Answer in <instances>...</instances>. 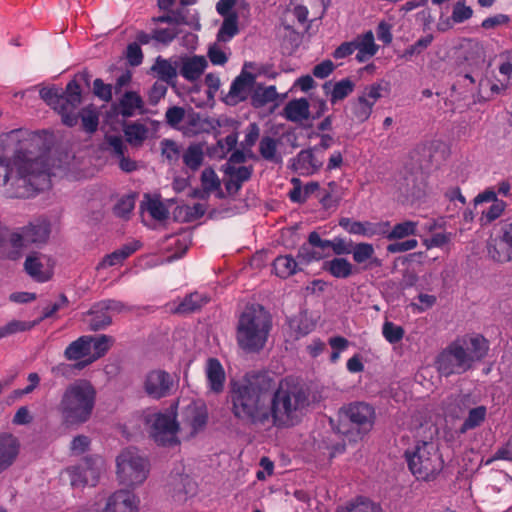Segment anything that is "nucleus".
<instances>
[{
  "instance_id": "f257e3e1",
  "label": "nucleus",
  "mask_w": 512,
  "mask_h": 512,
  "mask_svg": "<svg viewBox=\"0 0 512 512\" xmlns=\"http://www.w3.org/2000/svg\"><path fill=\"white\" fill-rule=\"evenodd\" d=\"M49 150L40 132L17 129L0 139V187L8 198H30L50 188Z\"/></svg>"
},
{
  "instance_id": "f03ea898",
  "label": "nucleus",
  "mask_w": 512,
  "mask_h": 512,
  "mask_svg": "<svg viewBox=\"0 0 512 512\" xmlns=\"http://www.w3.org/2000/svg\"><path fill=\"white\" fill-rule=\"evenodd\" d=\"M274 380L266 372H249L229 384L228 399L233 416L249 426H264L271 418Z\"/></svg>"
},
{
  "instance_id": "7ed1b4c3",
  "label": "nucleus",
  "mask_w": 512,
  "mask_h": 512,
  "mask_svg": "<svg viewBox=\"0 0 512 512\" xmlns=\"http://www.w3.org/2000/svg\"><path fill=\"white\" fill-rule=\"evenodd\" d=\"M39 94L47 105L61 115L64 125L74 127L81 118L82 129L85 132L92 134L97 131L99 114L92 105L83 108L79 113L76 112L82 102V90L76 79L69 81L63 91L51 86L42 88Z\"/></svg>"
},
{
  "instance_id": "20e7f679",
  "label": "nucleus",
  "mask_w": 512,
  "mask_h": 512,
  "mask_svg": "<svg viewBox=\"0 0 512 512\" xmlns=\"http://www.w3.org/2000/svg\"><path fill=\"white\" fill-rule=\"evenodd\" d=\"M95 404V387L86 379H78L65 388L57 410L65 425L79 426L90 420Z\"/></svg>"
},
{
  "instance_id": "39448f33",
  "label": "nucleus",
  "mask_w": 512,
  "mask_h": 512,
  "mask_svg": "<svg viewBox=\"0 0 512 512\" xmlns=\"http://www.w3.org/2000/svg\"><path fill=\"white\" fill-rule=\"evenodd\" d=\"M308 391L294 382H281L272 390L271 418L273 425L292 426L299 421L303 409L309 405Z\"/></svg>"
},
{
  "instance_id": "423d86ee",
  "label": "nucleus",
  "mask_w": 512,
  "mask_h": 512,
  "mask_svg": "<svg viewBox=\"0 0 512 512\" xmlns=\"http://www.w3.org/2000/svg\"><path fill=\"white\" fill-rule=\"evenodd\" d=\"M333 428L351 442H357L374 426L375 410L364 402H354L339 409L337 422L330 420Z\"/></svg>"
},
{
  "instance_id": "0eeeda50",
  "label": "nucleus",
  "mask_w": 512,
  "mask_h": 512,
  "mask_svg": "<svg viewBox=\"0 0 512 512\" xmlns=\"http://www.w3.org/2000/svg\"><path fill=\"white\" fill-rule=\"evenodd\" d=\"M271 329L270 315L262 306L245 310L237 326L239 346L248 352H258L265 346Z\"/></svg>"
},
{
  "instance_id": "6e6552de",
  "label": "nucleus",
  "mask_w": 512,
  "mask_h": 512,
  "mask_svg": "<svg viewBox=\"0 0 512 512\" xmlns=\"http://www.w3.org/2000/svg\"><path fill=\"white\" fill-rule=\"evenodd\" d=\"M409 470L417 479H434L443 469V459L432 442H422L413 452L406 451Z\"/></svg>"
},
{
  "instance_id": "1a4fd4ad",
  "label": "nucleus",
  "mask_w": 512,
  "mask_h": 512,
  "mask_svg": "<svg viewBox=\"0 0 512 512\" xmlns=\"http://www.w3.org/2000/svg\"><path fill=\"white\" fill-rule=\"evenodd\" d=\"M180 401L171 405L167 413H154L145 417V422L149 426V434L156 443L162 446H170L178 443L176 433L180 430V423L177 422L176 409Z\"/></svg>"
},
{
  "instance_id": "9d476101",
  "label": "nucleus",
  "mask_w": 512,
  "mask_h": 512,
  "mask_svg": "<svg viewBox=\"0 0 512 512\" xmlns=\"http://www.w3.org/2000/svg\"><path fill=\"white\" fill-rule=\"evenodd\" d=\"M117 476L125 486L139 485L148 475V462L135 448L123 450L116 459Z\"/></svg>"
},
{
  "instance_id": "9b49d317",
  "label": "nucleus",
  "mask_w": 512,
  "mask_h": 512,
  "mask_svg": "<svg viewBox=\"0 0 512 512\" xmlns=\"http://www.w3.org/2000/svg\"><path fill=\"white\" fill-rule=\"evenodd\" d=\"M387 86L388 84L383 81L365 86L361 93L349 102L352 120L357 123L366 122L376 102L383 97V91H388Z\"/></svg>"
},
{
  "instance_id": "f8f14e48",
  "label": "nucleus",
  "mask_w": 512,
  "mask_h": 512,
  "mask_svg": "<svg viewBox=\"0 0 512 512\" xmlns=\"http://www.w3.org/2000/svg\"><path fill=\"white\" fill-rule=\"evenodd\" d=\"M437 369L442 376L448 377L453 374H463L472 368L471 359L466 355L464 346L453 342L436 361Z\"/></svg>"
},
{
  "instance_id": "ddd939ff",
  "label": "nucleus",
  "mask_w": 512,
  "mask_h": 512,
  "mask_svg": "<svg viewBox=\"0 0 512 512\" xmlns=\"http://www.w3.org/2000/svg\"><path fill=\"white\" fill-rule=\"evenodd\" d=\"M180 428L188 429L190 435H195L203 430L207 424L208 411L206 404L201 400L184 399L181 402L179 412L176 411V418Z\"/></svg>"
},
{
  "instance_id": "4468645a",
  "label": "nucleus",
  "mask_w": 512,
  "mask_h": 512,
  "mask_svg": "<svg viewBox=\"0 0 512 512\" xmlns=\"http://www.w3.org/2000/svg\"><path fill=\"white\" fill-rule=\"evenodd\" d=\"M487 252L497 263L512 262V226H502L491 233L487 241Z\"/></svg>"
},
{
  "instance_id": "2eb2a0df",
  "label": "nucleus",
  "mask_w": 512,
  "mask_h": 512,
  "mask_svg": "<svg viewBox=\"0 0 512 512\" xmlns=\"http://www.w3.org/2000/svg\"><path fill=\"white\" fill-rule=\"evenodd\" d=\"M476 214H480V220L491 223L497 220L507 207L505 201L498 199L494 188L489 187L479 193L473 200Z\"/></svg>"
},
{
  "instance_id": "dca6fc26",
  "label": "nucleus",
  "mask_w": 512,
  "mask_h": 512,
  "mask_svg": "<svg viewBox=\"0 0 512 512\" xmlns=\"http://www.w3.org/2000/svg\"><path fill=\"white\" fill-rule=\"evenodd\" d=\"M143 389L148 397L155 400L168 397L174 390L173 377L164 370H152L145 376Z\"/></svg>"
},
{
  "instance_id": "f3484780",
  "label": "nucleus",
  "mask_w": 512,
  "mask_h": 512,
  "mask_svg": "<svg viewBox=\"0 0 512 512\" xmlns=\"http://www.w3.org/2000/svg\"><path fill=\"white\" fill-rule=\"evenodd\" d=\"M123 309V303L112 299L95 303L87 312V314L91 316L89 320V329L91 331L105 329L112 323L110 312H121Z\"/></svg>"
},
{
  "instance_id": "a211bd4d",
  "label": "nucleus",
  "mask_w": 512,
  "mask_h": 512,
  "mask_svg": "<svg viewBox=\"0 0 512 512\" xmlns=\"http://www.w3.org/2000/svg\"><path fill=\"white\" fill-rule=\"evenodd\" d=\"M322 257L323 255L318 252L303 253L301 251H299L297 259L291 255L278 256L273 261V269L277 276L286 279L295 274L297 270H302L300 265L309 264L312 260H319Z\"/></svg>"
},
{
  "instance_id": "6ab92c4d",
  "label": "nucleus",
  "mask_w": 512,
  "mask_h": 512,
  "mask_svg": "<svg viewBox=\"0 0 512 512\" xmlns=\"http://www.w3.org/2000/svg\"><path fill=\"white\" fill-rule=\"evenodd\" d=\"M397 199L402 203L414 204L425 195L422 180L410 172L399 178L396 182Z\"/></svg>"
},
{
  "instance_id": "aec40b11",
  "label": "nucleus",
  "mask_w": 512,
  "mask_h": 512,
  "mask_svg": "<svg viewBox=\"0 0 512 512\" xmlns=\"http://www.w3.org/2000/svg\"><path fill=\"white\" fill-rule=\"evenodd\" d=\"M324 164V155L318 154L313 148L301 150L292 159V169L299 175H313Z\"/></svg>"
},
{
  "instance_id": "412c9836",
  "label": "nucleus",
  "mask_w": 512,
  "mask_h": 512,
  "mask_svg": "<svg viewBox=\"0 0 512 512\" xmlns=\"http://www.w3.org/2000/svg\"><path fill=\"white\" fill-rule=\"evenodd\" d=\"M19 439L9 432L0 433V474L9 470L20 453Z\"/></svg>"
},
{
  "instance_id": "4be33fe9",
  "label": "nucleus",
  "mask_w": 512,
  "mask_h": 512,
  "mask_svg": "<svg viewBox=\"0 0 512 512\" xmlns=\"http://www.w3.org/2000/svg\"><path fill=\"white\" fill-rule=\"evenodd\" d=\"M350 254L361 270L368 271L382 267V260L376 256L375 248L371 243L354 242Z\"/></svg>"
},
{
  "instance_id": "5701e85b",
  "label": "nucleus",
  "mask_w": 512,
  "mask_h": 512,
  "mask_svg": "<svg viewBox=\"0 0 512 512\" xmlns=\"http://www.w3.org/2000/svg\"><path fill=\"white\" fill-rule=\"evenodd\" d=\"M208 65L204 56H185L181 58L180 75L187 81H197Z\"/></svg>"
},
{
  "instance_id": "b1692460",
  "label": "nucleus",
  "mask_w": 512,
  "mask_h": 512,
  "mask_svg": "<svg viewBox=\"0 0 512 512\" xmlns=\"http://www.w3.org/2000/svg\"><path fill=\"white\" fill-rule=\"evenodd\" d=\"M324 93L329 95L332 105L346 99L355 89V83L350 78H343L335 83L326 81L322 86Z\"/></svg>"
},
{
  "instance_id": "393cba45",
  "label": "nucleus",
  "mask_w": 512,
  "mask_h": 512,
  "mask_svg": "<svg viewBox=\"0 0 512 512\" xmlns=\"http://www.w3.org/2000/svg\"><path fill=\"white\" fill-rule=\"evenodd\" d=\"M177 69L178 65L176 61L172 63L171 59H166L162 56H158L151 67V71L155 74L159 81L164 82L170 86L176 85V79L178 76Z\"/></svg>"
},
{
  "instance_id": "a878e982",
  "label": "nucleus",
  "mask_w": 512,
  "mask_h": 512,
  "mask_svg": "<svg viewBox=\"0 0 512 512\" xmlns=\"http://www.w3.org/2000/svg\"><path fill=\"white\" fill-rule=\"evenodd\" d=\"M352 42L357 46L356 60L359 63L369 60L378 50V46L375 44L373 32L370 30L362 35H358L352 40Z\"/></svg>"
},
{
  "instance_id": "bb28decb",
  "label": "nucleus",
  "mask_w": 512,
  "mask_h": 512,
  "mask_svg": "<svg viewBox=\"0 0 512 512\" xmlns=\"http://www.w3.org/2000/svg\"><path fill=\"white\" fill-rule=\"evenodd\" d=\"M322 269L330 273L335 278L346 279L359 271L346 258L335 257L332 260L325 261Z\"/></svg>"
},
{
  "instance_id": "cd10ccee",
  "label": "nucleus",
  "mask_w": 512,
  "mask_h": 512,
  "mask_svg": "<svg viewBox=\"0 0 512 512\" xmlns=\"http://www.w3.org/2000/svg\"><path fill=\"white\" fill-rule=\"evenodd\" d=\"M466 355L471 359V364L475 361L482 360L488 353L489 343L482 335H475L467 339H463Z\"/></svg>"
},
{
  "instance_id": "c85d7f7f",
  "label": "nucleus",
  "mask_w": 512,
  "mask_h": 512,
  "mask_svg": "<svg viewBox=\"0 0 512 512\" xmlns=\"http://www.w3.org/2000/svg\"><path fill=\"white\" fill-rule=\"evenodd\" d=\"M327 212H333L337 209L341 200L340 187L335 181H331L326 187H322L320 194L316 199Z\"/></svg>"
},
{
  "instance_id": "c756f323",
  "label": "nucleus",
  "mask_w": 512,
  "mask_h": 512,
  "mask_svg": "<svg viewBox=\"0 0 512 512\" xmlns=\"http://www.w3.org/2000/svg\"><path fill=\"white\" fill-rule=\"evenodd\" d=\"M254 79L253 74L242 72L233 80L227 97L233 99L234 103L244 101L247 98V90L254 83Z\"/></svg>"
},
{
  "instance_id": "7c9ffc66",
  "label": "nucleus",
  "mask_w": 512,
  "mask_h": 512,
  "mask_svg": "<svg viewBox=\"0 0 512 512\" xmlns=\"http://www.w3.org/2000/svg\"><path fill=\"white\" fill-rule=\"evenodd\" d=\"M207 379L210 389L214 393H221L224 389L225 372L216 358H209L206 367Z\"/></svg>"
},
{
  "instance_id": "2f4dec72",
  "label": "nucleus",
  "mask_w": 512,
  "mask_h": 512,
  "mask_svg": "<svg viewBox=\"0 0 512 512\" xmlns=\"http://www.w3.org/2000/svg\"><path fill=\"white\" fill-rule=\"evenodd\" d=\"M93 336H82L77 340L70 343L64 351V356L67 360L78 361L91 352Z\"/></svg>"
},
{
  "instance_id": "473e14b6",
  "label": "nucleus",
  "mask_w": 512,
  "mask_h": 512,
  "mask_svg": "<svg viewBox=\"0 0 512 512\" xmlns=\"http://www.w3.org/2000/svg\"><path fill=\"white\" fill-rule=\"evenodd\" d=\"M284 117L292 122L301 121L309 117V102L305 98L289 101L283 110Z\"/></svg>"
},
{
  "instance_id": "72a5a7b5",
  "label": "nucleus",
  "mask_w": 512,
  "mask_h": 512,
  "mask_svg": "<svg viewBox=\"0 0 512 512\" xmlns=\"http://www.w3.org/2000/svg\"><path fill=\"white\" fill-rule=\"evenodd\" d=\"M182 160L187 169L196 172L204 162V150L201 143L190 144L182 153Z\"/></svg>"
},
{
  "instance_id": "f704fd0d",
  "label": "nucleus",
  "mask_w": 512,
  "mask_h": 512,
  "mask_svg": "<svg viewBox=\"0 0 512 512\" xmlns=\"http://www.w3.org/2000/svg\"><path fill=\"white\" fill-rule=\"evenodd\" d=\"M143 100L141 96L134 91H127L120 99V114L123 117H132L136 109L143 108Z\"/></svg>"
},
{
  "instance_id": "c9c22d12",
  "label": "nucleus",
  "mask_w": 512,
  "mask_h": 512,
  "mask_svg": "<svg viewBox=\"0 0 512 512\" xmlns=\"http://www.w3.org/2000/svg\"><path fill=\"white\" fill-rule=\"evenodd\" d=\"M238 143V133L232 132L225 138L219 139L215 146L210 150L211 156L219 159L225 158L232 152Z\"/></svg>"
},
{
  "instance_id": "e433bc0d",
  "label": "nucleus",
  "mask_w": 512,
  "mask_h": 512,
  "mask_svg": "<svg viewBox=\"0 0 512 512\" xmlns=\"http://www.w3.org/2000/svg\"><path fill=\"white\" fill-rule=\"evenodd\" d=\"M207 298L197 292L187 295L180 304L175 308L174 313L190 314L199 310L205 303Z\"/></svg>"
},
{
  "instance_id": "4c0bfd02",
  "label": "nucleus",
  "mask_w": 512,
  "mask_h": 512,
  "mask_svg": "<svg viewBox=\"0 0 512 512\" xmlns=\"http://www.w3.org/2000/svg\"><path fill=\"white\" fill-rule=\"evenodd\" d=\"M277 140L270 136H263L259 142V153L261 157L269 162L280 163L281 156L277 153Z\"/></svg>"
},
{
  "instance_id": "58836bf2",
  "label": "nucleus",
  "mask_w": 512,
  "mask_h": 512,
  "mask_svg": "<svg viewBox=\"0 0 512 512\" xmlns=\"http://www.w3.org/2000/svg\"><path fill=\"white\" fill-rule=\"evenodd\" d=\"M24 268L27 274L38 282H46L52 277V272L43 271V264L33 256H28L26 258Z\"/></svg>"
},
{
  "instance_id": "ea45409f",
  "label": "nucleus",
  "mask_w": 512,
  "mask_h": 512,
  "mask_svg": "<svg viewBox=\"0 0 512 512\" xmlns=\"http://www.w3.org/2000/svg\"><path fill=\"white\" fill-rule=\"evenodd\" d=\"M238 33V15L237 13H233L228 15V17H224L223 23L217 34V39L219 41L228 42Z\"/></svg>"
},
{
  "instance_id": "a19ab883",
  "label": "nucleus",
  "mask_w": 512,
  "mask_h": 512,
  "mask_svg": "<svg viewBox=\"0 0 512 512\" xmlns=\"http://www.w3.org/2000/svg\"><path fill=\"white\" fill-rule=\"evenodd\" d=\"M160 149L162 157L169 165H176L182 157L181 147L172 139L164 138L160 141Z\"/></svg>"
},
{
  "instance_id": "79ce46f5",
  "label": "nucleus",
  "mask_w": 512,
  "mask_h": 512,
  "mask_svg": "<svg viewBox=\"0 0 512 512\" xmlns=\"http://www.w3.org/2000/svg\"><path fill=\"white\" fill-rule=\"evenodd\" d=\"M136 194L129 193L121 196L113 207L115 216L127 221L135 207Z\"/></svg>"
},
{
  "instance_id": "37998d69",
  "label": "nucleus",
  "mask_w": 512,
  "mask_h": 512,
  "mask_svg": "<svg viewBox=\"0 0 512 512\" xmlns=\"http://www.w3.org/2000/svg\"><path fill=\"white\" fill-rule=\"evenodd\" d=\"M188 126L193 134L208 133L215 128V121L208 117H202L199 113H194L188 118Z\"/></svg>"
},
{
  "instance_id": "c03bdc74",
  "label": "nucleus",
  "mask_w": 512,
  "mask_h": 512,
  "mask_svg": "<svg viewBox=\"0 0 512 512\" xmlns=\"http://www.w3.org/2000/svg\"><path fill=\"white\" fill-rule=\"evenodd\" d=\"M124 134L130 144H141L147 136V128L141 123H131L124 128Z\"/></svg>"
},
{
  "instance_id": "a18cd8bd",
  "label": "nucleus",
  "mask_w": 512,
  "mask_h": 512,
  "mask_svg": "<svg viewBox=\"0 0 512 512\" xmlns=\"http://www.w3.org/2000/svg\"><path fill=\"white\" fill-rule=\"evenodd\" d=\"M485 416L486 408L484 406H478L471 409L469 411L468 417L465 419L460 428V432L465 433L470 429L478 427L485 420Z\"/></svg>"
},
{
  "instance_id": "49530a36",
  "label": "nucleus",
  "mask_w": 512,
  "mask_h": 512,
  "mask_svg": "<svg viewBox=\"0 0 512 512\" xmlns=\"http://www.w3.org/2000/svg\"><path fill=\"white\" fill-rule=\"evenodd\" d=\"M97 462V460L94 461L91 458H85L83 463L80 464L84 473V484L89 486L96 485L100 474V467Z\"/></svg>"
},
{
  "instance_id": "de8ad7c7",
  "label": "nucleus",
  "mask_w": 512,
  "mask_h": 512,
  "mask_svg": "<svg viewBox=\"0 0 512 512\" xmlns=\"http://www.w3.org/2000/svg\"><path fill=\"white\" fill-rule=\"evenodd\" d=\"M29 243L44 244L50 236L49 226H27L24 228Z\"/></svg>"
},
{
  "instance_id": "09e8293b",
  "label": "nucleus",
  "mask_w": 512,
  "mask_h": 512,
  "mask_svg": "<svg viewBox=\"0 0 512 512\" xmlns=\"http://www.w3.org/2000/svg\"><path fill=\"white\" fill-rule=\"evenodd\" d=\"M145 197L147 199L146 210L149 212L151 217L158 221L165 220L169 215V211L165 204L158 198H151L149 195H146Z\"/></svg>"
},
{
  "instance_id": "8fccbe9b",
  "label": "nucleus",
  "mask_w": 512,
  "mask_h": 512,
  "mask_svg": "<svg viewBox=\"0 0 512 512\" xmlns=\"http://www.w3.org/2000/svg\"><path fill=\"white\" fill-rule=\"evenodd\" d=\"M90 363H92V360L78 361L75 364L60 363L53 367L51 372L55 377L70 378L75 374V370H81Z\"/></svg>"
},
{
  "instance_id": "3c124183",
  "label": "nucleus",
  "mask_w": 512,
  "mask_h": 512,
  "mask_svg": "<svg viewBox=\"0 0 512 512\" xmlns=\"http://www.w3.org/2000/svg\"><path fill=\"white\" fill-rule=\"evenodd\" d=\"M278 98L275 86H268L258 89L252 96V103L255 107H262L267 103L274 102Z\"/></svg>"
},
{
  "instance_id": "603ef678",
  "label": "nucleus",
  "mask_w": 512,
  "mask_h": 512,
  "mask_svg": "<svg viewBox=\"0 0 512 512\" xmlns=\"http://www.w3.org/2000/svg\"><path fill=\"white\" fill-rule=\"evenodd\" d=\"M37 325V322H26L20 320H13L5 326L0 327V339L13 335L18 332L31 330Z\"/></svg>"
},
{
  "instance_id": "864d4df0",
  "label": "nucleus",
  "mask_w": 512,
  "mask_h": 512,
  "mask_svg": "<svg viewBox=\"0 0 512 512\" xmlns=\"http://www.w3.org/2000/svg\"><path fill=\"white\" fill-rule=\"evenodd\" d=\"M201 186L203 191L207 194H210L220 188L221 183L219 177L212 168H205L202 171Z\"/></svg>"
},
{
  "instance_id": "5fc2aeb1",
  "label": "nucleus",
  "mask_w": 512,
  "mask_h": 512,
  "mask_svg": "<svg viewBox=\"0 0 512 512\" xmlns=\"http://www.w3.org/2000/svg\"><path fill=\"white\" fill-rule=\"evenodd\" d=\"M260 135L259 126L256 123H250L247 127L245 139L241 142V147L248 152V157L255 158L252 147L256 144Z\"/></svg>"
},
{
  "instance_id": "6e6d98bb",
  "label": "nucleus",
  "mask_w": 512,
  "mask_h": 512,
  "mask_svg": "<svg viewBox=\"0 0 512 512\" xmlns=\"http://www.w3.org/2000/svg\"><path fill=\"white\" fill-rule=\"evenodd\" d=\"M224 172L228 176L234 177L237 181H239L241 184L244 182L250 180L252 173H253V167L252 166H240L236 167L234 165L226 164L224 168Z\"/></svg>"
},
{
  "instance_id": "4d7b16f0",
  "label": "nucleus",
  "mask_w": 512,
  "mask_h": 512,
  "mask_svg": "<svg viewBox=\"0 0 512 512\" xmlns=\"http://www.w3.org/2000/svg\"><path fill=\"white\" fill-rule=\"evenodd\" d=\"M114 342V339L111 336L108 335H100V336H93V349L95 351V355L91 359L92 361L100 358L105 355V353L110 349Z\"/></svg>"
},
{
  "instance_id": "13d9d810",
  "label": "nucleus",
  "mask_w": 512,
  "mask_h": 512,
  "mask_svg": "<svg viewBox=\"0 0 512 512\" xmlns=\"http://www.w3.org/2000/svg\"><path fill=\"white\" fill-rule=\"evenodd\" d=\"M382 333L389 343L395 344L398 343L403 338L404 329L401 326H397L390 321H386L383 324Z\"/></svg>"
},
{
  "instance_id": "bf43d9fd",
  "label": "nucleus",
  "mask_w": 512,
  "mask_h": 512,
  "mask_svg": "<svg viewBox=\"0 0 512 512\" xmlns=\"http://www.w3.org/2000/svg\"><path fill=\"white\" fill-rule=\"evenodd\" d=\"M154 41L168 46L179 35L180 31L176 27L154 29Z\"/></svg>"
},
{
  "instance_id": "052dcab7",
  "label": "nucleus",
  "mask_w": 512,
  "mask_h": 512,
  "mask_svg": "<svg viewBox=\"0 0 512 512\" xmlns=\"http://www.w3.org/2000/svg\"><path fill=\"white\" fill-rule=\"evenodd\" d=\"M168 91V84L156 81L148 92V100L151 105H156L165 97Z\"/></svg>"
},
{
  "instance_id": "680f3d73",
  "label": "nucleus",
  "mask_w": 512,
  "mask_h": 512,
  "mask_svg": "<svg viewBox=\"0 0 512 512\" xmlns=\"http://www.w3.org/2000/svg\"><path fill=\"white\" fill-rule=\"evenodd\" d=\"M473 10L464 2H457L452 11V18L455 23H463L472 17Z\"/></svg>"
},
{
  "instance_id": "e2e57ef3",
  "label": "nucleus",
  "mask_w": 512,
  "mask_h": 512,
  "mask_svg": "<svg viewBox=\"0 0 512 512\" xmlns=\"http://www.w3.org/2000/svg\"><path fill=\"white\" fill-rule=\"evenodd\" d=\"M68 304H69V300H68L67 296L63 293L60 294L59 301L54 303L51 306L44 308L42 316L39 319L35 320L34 322H37V325H38L44 319L51 318L58 310L68 306Z\"/></svg>"
},
{
  "instance_id": "0e129e2a",
  "label": "nucleus",
  "mask_w": 512,
  "mask_h": 512,
  "mask_svg": "<svg viewBox=\"0 0 512 512\" xmlns=\"http://www.w3.org/2000/svg\"><path fill=\"white\" fill-rule=\"evenodd\" d=\"M93 92L99 99L105 102H109L112 99V86L105 84L100 78L94 80Z\"/></svg>"
},
{
  "instance_id": "69168bd1",
  "label": "nucleus",
  "mask_w": 512,
  "mask_h": 512,
  "mask_svg": "<svg viewBox=\"0 0 512 512\" xmlns=\"http://www.w3.org/2000/svg\"><path fill=\"white\" fill-rule=\"evenodd\" d=\"M185 110L180 106H172L165 113L166 123L171 127H177L184 119Z\"/></svg>"
},
{
  "instance_id": "338daca9",
  "label": "nucleus",
  "mask_w": 512,
  "mask_h": 512,
  "mask_svg": "<svg viewBox=\"0 0 512 512\" xmlns=\"http://www.w3.org/2000/svg\"><path fill=\"white\" fill-rule=\"evenodd\" d=\"M177 236L178 238L175 242V245L177 249L180 251L179 256H182L187 251L191 243L192 229L190 227L182 228L180 232L177 233Z\"/></svg>"
},
{
  "instance_id": "774afa93",
  "label": "nucleus",
  "mask_w": 512,
  "mask_h": 512,
  "mask_svg": "<svg viewBox=\"0 0 512 512\" xmlns=\"http://www.w3.org/2000/svg\"><path fill=\"white\" fill-rule=\"evenodd\" d=\"M353 245L354 242L352 240L347 241L343 238L338 237L335 238L334 240H331L330 248L336 255L340 256L350 254Z\"/></svg>"
}]
</instances>
